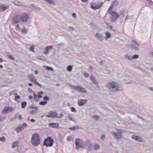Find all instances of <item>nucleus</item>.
Segmentation results:
<instances>
[{
    "label": "nucleus",
    "mask_w": 153,
    "mask_h": 153,
    "mask_svg": "<svg viewBox=\"0 0 153 153\" xmlns=\"http://www.w3.org/2000/svg\"><path fill=\"white\" fill-rule=\"evenodd\" d=\"M107 86L109 91L112 92L120 91L123 90L122 87L119 85L117 83L114 82H109Z\"/></svg>",
    "instance_id": "nucleus-1"
},
{
    "label": "nucleus",
    "mask_w": 153,
    "mask_h": 153,
    "mask_svg": "<svg viewBox=\"0 0 153 153\" xmlns=\"http://www.w3.org/2000/svg\"><path fill=\"white\" fill-rule=\"evenodd\" d=\"M40 141L39 134L37 133H35L32 136L31 140V143L34 146L38 145L40 143Z\"/></svg>",
    "instance_id": "nucleus-2"
},
{
    "label": "nucleus",
    "mask_w": 153,
    "mask_h": 153,
    "mask_svg": "<svg viewBox=\"0 0 153 153\" xmlns=\"http://www.w3.org/2000/svg\"><path fill=\"white\" fill-rule=\"evenodd\" d=\"M107 13L109 14L111 16L110 19L111 22H115L119 17L117 13L114 11H112L111 10L108 9Z\"/></svg>",
    "instance_id": "nucleus-3"
},
{
    "label": "nucleus",
    "mask_w": 153,
    "mask_h": 153,
    "mask_svg": "<svg viewBox=\"0 0 153 153\" xmlns=\"http://www.w3.org/2000/svg\"><path fill=\"white\" fill-rule=\"evenodd\" d=\"M53 143V140L51 137H48L47 139H45L43 142V145L46 147H51Z\"/></svg>",
    "instance_id": "nucleus-4"
},
{
    "label": "nucleus",
    "mask_w": 153,
    "mask_h": 153,
    "mask_svg": "<svg viewBox=\"0 0 153 153\" xmlns=\"http://www.w3.org/2000/svg\"><path fill=\"white\" fill-rule=\"evenodd\" d=\"M76 144V149L78 150L80 148L83 147V141L79 138H76L75 141Z\"/></svg>",
    "instance_id": "nucleus-5"
},
{
    "label": "nucleus",
    "mask_w": 153,
    "mask_h": 153,
    "mask_svg": "<svg viewBox=\"0 0 153 153\" xmlns=\"http://www.w3.org/2000/svg\"><path fill=\"white\" fill-rule=\"evenodd\" d=\"M131 46L133 50L136 51H138L139 50L140 46L139 44L136 41H132Z\"/></svg>",
    "instance_id": "nucleus-6"
},
{
    "label": "nucleus",
    "mask_w": 153,
    "mask_h": 153,
    "mask_svg": "<svg viewBox=\"0 0 153 153\" xmlns=\"http://www.w3.org/2000/svg\"><path fill=\"white\" fill-rule=\"evenodd\" d=\"M19 20V15L17 14L15 15L12 19V24L13 25L18 24Z\"/></svg>",
    "instance_id": "nucleus-7"
},
{
    "label": "nucleus",
    "mask_w": 153,
    "mask_h": 153,
    "mask_svg": "<svg viewBox=\"0 0 153 153\" xmlns=\"http://www.w3.org/2000/svg\"><path fill=\"white\" fill-rule=\"evenodd\" d=\"M29 18L28 15L26 13H23L20 16L19 19L21 22H26L28 20Z\"/></svg>",
    "instance_id": "nucleus-8"
},
{
    "label": "nucleus",
    "mask_w": 153,
    "mask_h": 153,
    "mask_svg": "<svg viewBox=\"0 0 153 153\" xmlns=\"http://www.w3.org/2000/svg\"><path fill=\"white\" fill-rule=\"evenodd\" d=\"M102 2H98L96 4H93L91 6V8L96 10L100 8L102 5Z\"/></svg>",
    "instance_id": "nucleus-9"
},
{
    "label": "nucleus",
    "mask_w": 153,
    "mask_h": 153,
    "mask_svg": "<svg viewBox=\"0 0 153 153\" xmlns=\"http://www.w3.org/2000/svg\"><path fill=\"white\" fill-rule=\"evenodd\" d=\"M73 88L74 89L81 91L83 93H87V91L85 88H82L79 86H73Z\"/></svg>",
    "instance_id": "nucleus-10"
},
{
    "label": "nucleus",
    "mask_w": 153,
    "mask_h": 153,
    "mask_svg": "<svg viewBox=\"0 0 153 153\" xmlns=\"http://www.w3.org/2000/svg\"><path fill=\"white\" fill-rule=\"evenodd\" d=\"M112 3L109 7L108 9L111 10L114 7H117L119 5L118 1L117 0H113L112 1Z\"/></svg>",
    "instance_id": "nucleus-11"
},
{
    "label": "nucleus",
    "mask_w": 153,
    "mask_h": 153,
    "mask_svg": "<svg viewBox=\"0 0 153 153\" xmlns=\"http://www.w3.org/2000/svg\"><path fill=\"white\" fill-rule=\"evenodd\" d=\"M13 3L17 6H22L25 7H27V6L23 3L22 2L17 1H13Z\"/></svg>",
    "instance_id": "nucleus-12"
},
{
    "label": "nucleus",
    "mask_w": 153,
    "mask_h": 153,
    "mask_svg": "<svg viewBox=\"0 0 153 153\" xmlns=\"http://www.w3.org/2000/svg\"><path fill=\"white\" fill-rule=\"evenodd\" d=\"M112 134L116 139H120L121 137L122 133L120 131H118L117 133L112 132Z\"/></svg>",
    "instance_id": "nucleus-13"
},
{
    "label": "nucleus",
    "mask_w": 153,
    "mask_h": 153,
    "mask_svg": "<svg viewBox=\"0 0 153 153\" xmlns=\"http://www.w3.org/2000/svg\"><path fill=\"white\" fill-rule=\"evenodd\" d=\"M48 115H46L48 117H55L57 116V114L55 112L50 111L48 113Z\"/></svg>",
    "instance_id": "nucleus-14"
},
{
    "label": "nucleus",
    "mask_w": 153,
    "mask_h": 153,
    "mask_svg": "<svg viewBox=\"0 0 153 153\" xmlns=\"http://www.w3.org/2000/svg\"><path fill=\"white\" fill-rule=\"evenodd\" d=\"M95 36L99 41H102L103 40V36L100 33H97L96 34Z\"/></svg>",
    "instance_id": "nucleus-15"
},
{
    "label": "nucleus",
    "mask_w": 153,
    "mask_h": 153,
    "mask_svg": "<svg viewBox=\"0 0 153 153\" xmlns=\"http://www.w3.org/2000/svg\"><path fill=\"white\" fill-rule=\"evenodd\" d=\"M27 6V7H28L30 8H35L36 10L38 11L40 10H41V8L35 5L34 4H30L29 6Z\"/></svg>",
    "instance_id": "nucleus-16"
},
{
    "label": "nucleus",
    "mask_w": 153,
    "mask_h": 153,
    "mask_svg": "<svg viewBox=\"0 0 153 153\" xmlns=\"http://www.w3.org/2000/svg\"><path fill=\"white\" fill-rule=\"evenodd\" d=\"M88 101L86 100H78V104L79 106H82L84 105L85 103L87 102Z\"/></svg>",
    "instance_id": "nucleus-17"
},
{
    "label": "nucleus",
    "mask_w": 153,
    "mask_h": 153,
    "mask_svg": "<svg viewBox=\"0 0 153 153\" xmlns=\"http://www.w3.org/2000/svg\"><path fill=\"white\" fill-rule=\"evenodd\" d=\"M48 125L49 126H53V127L54 128H57L59 125V123H48Z\"/></svg>",
    "instance_id": "nucleus-18"
},
{
    "label": "nucleus",
    "mask_w": 153,
    "mask_h": 153,
    "mask_svg": "<svg viewBox=\"0 0 153 153\" xmlns=\"http://www.w3.org/2000/svg\"><path fill=\"white\" fill-rule=\"evenodd\" d=\"M24 129V128L22 126H18L15 129V131L17 133L21 131Z\"/></svg>",
    "instance_id": "nucleus-19"
},
{
    "label": "nucleus",
    "mask_w": 153,
    "mask_h": 153,
    "mask_svg": "<svg viewBox=\"0 0 153 153\" xmlns=\"http://www.w3.org/2000/svg\"><path fill=\"white\" fill-rule=\"evenodd\" d=\"M28 77L29 78V80L32 82H34L36 80V79L34 78L35 76L32 74L29 75Z\"/></svg>",
    "instance_id": "nucleus-20"
},
{
    "label": "nucleus",
    "mask_w": 153,
    "mask_h": 153,
    "mask_svg": "<svg viewBox=\"0 0 153 153\" xmlns=\"http://www.w3.org/2000/svg\"><path fill=\"white\" fill-rule=\"evenodd\" d=\"M10 109V108L9 107H6L2 111L1 113L3 114H6L8 113V111Z\"/></svg>",
    "instance_id": "nucleus-21"
},
{
    "label": "nucleus",
    "mask_w": 153,
    "mask_h": 153,
    "mask_svg": "<svg viewBox=\"0 0 153 153\" xmlns=\"http://www.w3.org/2000/svg\"><path fill=\"white\" fill-rule=\"evenodd\" d=\"M19 143V141H15L14 142L12 145V148H14L17 147L18 146Z\"/></svg>",
    "instance_id": "nucleus-22"
},
{
    "label": "nucleus",
    "mask_w": 153,
    "mask_h": 153,
    "mask_svg": "<svg viewBox=\"0 0 153 153\" xmlns=\"http://www.w3.org/2000/svg\"><path fill=\"white\" fill-rule=\"evenodd\" d=\"M8 8V7L4 5H0V9L1 10L3 11H4L6 10Z\"/></svg>",
    "instance_id": "nucleus-23"
},
{
    "label": "nucleus",
    "mask_w": 153,
    "mask_h": 153,
    "mask_svg": "<svg viewBox=\"0 0 153 153\" xmlns=\"http://www.w3.org/2000/svg\"><path fill=\"white\" fill-rule=\"evenodd\" d=\"M132 138L133 139L136 140L137 141H139L140 140V138L137 136L133 135L132 136Z\"/></svg>",
    "instance_id": "nucleus-24"
},
{
    "label": "nucleus",
    "mask_w": 153,
    "mask_h": 153,
    "mask_svg": "<svg viewBox=\"0 0 153 153\" xmlns=\"http://www.w3.org/2000/svg\"><path fill=\"white\" fill-rule=\"evenodd\" d=\"M105 34L106 36V37H105V40L107 39H109L111 37V34L109 33L106 32L105 33Z\"/></svg>",
    "instance_id": "nucleus-25"
},
{
    "label": "nucleus",
    "mask_w": 153,
    "mask_h": 153,
    "mask_svg": "<svg viewBox=\"0 0 153 153\" xmlns=\"http://www.w3.org/2000/svg\"><path fill=\"white\" fill-rule=\"evenodd\" d=\"M45 1L46 2V3L51 4H54V1L52 0H45Z\"/></svg>",
    "instance_id": "nucleus-26"
},
{
    "label": "nucleus",
    "mask_w": 153,
    "mask_h": 153,
    "mask_svg": "<svg viewBox=\"0 0 153 153\" xmlns=\"http://www.w3.org/2000/svg\"><path fill=\"white\" fill-rule=\"evenodd\" d=\"M28 31V29L25 27H23L22 30V33H26Z\"/></svg>",
    "instance_id": "nucleus-27"
},
{
    "label": "nucleus",
    "mask_w": 153,
    "mask_h": 153,
    "mask_svg": "<svg viewBox=\"0 0 153 153\" xmlns=\"http://www.w3.org/2000/svg\"><path fill=\"white\" fill-rule=\"evenodd\" d=\"M27 104V103L25 101H23L21 102V107L22 108H25Z\"/></svg>",
    "instance_id": "nucleus-28"
},
{
    "label": "nucleus",
    "mask_w": 153,
    "mask_h": 153,
    "mask_svg": "<svg viewBox=\"0 0 153 153\" xmlns=\"http://www.w3.org/2000/svg\"><path fill=\"white\" fill-rule=\"evenodd\" d=\"M95 85H96V87H98V84L97 82L96 79L95 78L93 80L91 81Z\"/></svg>",
    "instance_id": "nucleus-29"
},
{
    "label": "nucleus",
    "mask_w": 153,
    "mask_h": 153,
    "mask_svg": "<svg viewBox=\"0 0 153 153\" xmlns=\"http://www.w3.org/2000/svg\"><path fill=\"white\" fill-rule=\"evenodd\" d=\"M29 108L32 109H35L36 111H37L38 110V108L37 106H33V105H30L29 106Z\"/></svg>",
    "instance_id": "nucleus-30"
},
{
    "label": "nucleus",
    "mask_w": 153,
    "mask_h": 153,
    "mask_svg": "<svg viewBox=\"0 0 153 153\" xmlns=\"http://www.w3.org/2000/svg\"><path fill=\"white\" fill-rule=\"evenodd\" d=\"M67 69L68 71L71 72L72 70V66L71 65H69L67 67Z\"/></svg>",
    "instance_id": "nucleus-31"
},
{
    "label": "nucleus",
    "mask_w": 153,
    "mask_h": 153,
    "mask_svg": "<svg viewBox=\"0 0 153 153\" xmlns=\"http://www.w3.org/2000/svg\"><path fill=\"white\" fill-rule=\"evenodd\" d=\"M88 149L90 151L92 150L93 149H94V145L91 144H90L88 146Z\"/></svg>",
    "instance_id": "nucleus-32"
},
{
    "label": "nucleus",
    "mask_w": 153,
    "mask_h": 153,
    "mask_svg": "<svg viewBox=\"0 0 153 153\" xmlns=\"http://www.w3.org/2000/svg\"><path fill=\"white\" fill-rule=\"evenodd\" d=\"M94 150H97L99 149L100 146L98 144H96L94 145Z\"/></svg>",
    "instance_id": "nucleus-33"
},
{
    "label": "nucleus",
    "mask_w": 153,
    "mask_h": 153,
    "mask_svg": "<svg viewBox=\"0 0 153 153\" xmlns=\"http://www.w3.org/2000/svg\"><path fill=\"white\" fill-rule=\"evenodd\" d=\"M45 68L47 70H51V71H53V68L48 66H45Z\"/></svg>",
    "instance_id": "nucleus-34"
},
{
    "label": "nucleus",
    "mask_w": 153,
    "mask_h": 153,
    "mask_svg": "<svg viewBox=\"0 0 153 153\" xmlns=\"http://www.w3.org/2000/svg\"><path fill=\"white\" fill-rule=\"evenodd\" d=\"M47 102L45 101H42L39 102V104L40 105H44L47 103Z\"/></svg>",
    "instance_id": "nucleus-35"
},
{
    "label": "nucleus",
    "mask_w": 153,
    "mask_h": 153,
    "mask_svg": "<svg viewBox=\"0 0 153 153\" xmlns=\"http://www.w3.org/2000/svg\"><path fill=\"white\" fill-rule=\"evenodd\" d=\"M126 58L128 59V60L131 61L132 59V57H131V56L128 55V54H127L126 56Z\"/></svg>",
    "instance_id": "nucleus-36"
},
{
    "label": "nucleus",
    "mask_w": 153,
    "mask_h": 153,
    "mask_svg": "<svg viewBox=\"0 0 153 153\" xmlns=\"http://www.w3.org/2000/svg\"><path fill=\"white\" fill-rule=\"evenodd\" d=\"M139 55L137 54H135L132 57V59H136L138 58Z\"/></svg>",
    "instance_id": "nucleus-37"
},
{
    "label": "nucleus",
    "mask_w": 153,
    "mask_h": 153,
    "mask_svg": "<svg viewBox=\"0 0 153 153\" xmlns=\"http://www.w3.org/2000/svg\"><path fill=\"white\" fill-rule=\"evenodd\" d=\"M92 118L94 119L95 120H97L99 118V116H92Z\"/></svg>",
    "instance_id": "nucleus-38"
},
{
    "label": "nucleus",
    "mask_w": 153,
    "mask_h": 153,
    "mask_svg": "<svg viewBox=\"0 0 153 153\" xmlns=\"http://www.w3.org/2000/svg\"><path fill=\"white\" fill-rule=\"evenodd\" d=\"M0 140L1 141L3 142H5L6 140L5 137H0Z\"/></svg>",
    "instance_id": "nucleus-39"
},
{
    "label": "nucleus",
    "mask_w": 153,
    "mask_h": 153,
    "mask_svg": "<svg viewBox=\"0 0 153 153\" xmlns=\"http://www.w3.org/2000/svg\"><path fill=\"white\" fill-rule=\"evenodd\" d=\"M20 98L19 96H15L14 98V100L15 101H17Z\"/></svg>",
    "instance_id": "nucleus-40"
},
{
    "label": "nucleus",
    "mask_w": 153,
    "mask_h": 153,
    "mask_svg": "<svg viewBox=\"0 0 153 153\" xmlns=\"http://www.w3.org/2000/svg\"><path fill=\"white\" fill-rule=\"evenodd\" d=\"M34 82L36 85L39 86V87H41L42 86L39 83L36 81V80Z\"/></svg>",
    "instance_id": "nucleus-41"
},
{
    "label": "nucleus",
    "mask_w": 153,
    "mask_h": 153,
    "mask_svg": "<svg viewBox=\"0 0 153 153\" xmlns=\"http://www.w3.org/2000/svg\"><path fill=\"white\" fill-rule=\"evenodd\" d=\"M90 140H86L85 143V145L86 146L87 145H89L90 143Z\"/></svg>",
    "instance_id": "nucleus-42"
},
{
    "label": "nucleus",
    "mask_w": 153,
    "mask_h": 153,
    "mask_svg": "<svg viewBox=\"0 0 153 153\" xmlns=\"http://www.w3.org/2000/svg\"><path fill=\"white\" fill-rule=\"evenodd\" d=\"M132 16H127L126 19L125 21L127 20L128 19H132Z\"/></svg>",
    "instance_id": "nucleus-43"
},
{
    "label": "nucleus",
    "mask_w": 153,
    "mask_h": 153,
    "mask_svg": "<svg viewBox=\"0 0 153 153\" xmlns=\"http://www.w3.org/2000/svg\"><path fill=\"white\" fill-rule=\"evenodd\" d=\"M16 28H15V29H16L17 30H20V28L19 27V26L18 24H17V25H16Z\"/></svg>",
    "instance_id": "nucleus-44"
},
{
    "label": "nucleus",
    "mask_w": 153,
    "mask_h": 153,
    "mask_svg": "<svg viewBox=\"0 0 153 153\" xmlns=\"http://www.w3.org/2000/svg\"><path fill=\"white\" fill-rule=\"evenodd\" d=\"M83 74L84 76L86 77H88L89 76V74L87 72H84Z\"/></svg>",
    "instance_id": "nucleus-45"
},
{
    "label": "nucleus",
    "mask_w": 153,
    "mask_h": 153,
    "mask_svg": "<svg viewBox=\"0 0 153 153\" xmlns=\"http://www.w3.org/2000/svg\"><path fill=\"white\" fill-rule=\"evenodd\" d=\"M67 140L68 141H71L73 140V138L71 136L68 137L67 138Z\"/></svg>",
    "instance_id": "nucleus-46"
},
{
    "label": "nucleus",
    "mask_w": 153,
    "mask_h": 153,
    "mask_svg": "<svg viewBox=\"0 0 153 153\" xmlns=\"http://www.w3.org/2000/svg\"><path fill=\"white\" fill-rule=\"evenodd\" d=\"M43 99L45 101H48L49 100V97L47 96H45L43 97Z\"/></svg>",
    "instance_id": "nucleus-47"
},
{
    "label": "nucleus",
    "mask_w": 153,
    "mask_h": 153,
    "mask_svg": "<svg viewBox=\"0 0 153 153\" xmlns=\"http://www.w3.org/2000/svg\"><path fill=\"white\" fill-rule=\"evenodd\" d=\"M34 50V47L33 46H31L30 48V50L32 51V52H33Z\"/></svg>",
    "instance_id": "nucleus-48"
},
{
    "label": "nucleus",
    "mask_w": 153,
    "mask_h": 153,
    "mask_svg": "<svg viewBox=\"0 0 153 153\" xmlns=\"http://www.w3.org/2000/svg\"><path fill=\"white\" fill-rule=\"evenodd\" d=\"M71 111L73 112H76V111L75 108L73 107H71Z\"/></svg>",
    "instance_id": "nucleus-49"
},
{
    "label": "nucleus",
    "mask_w": 153,
    "mask_h": 153,
    "mask_svg": "<svg viewBox=\"0 0 153 153\" xmlns=\"http://www.w3.org/2000/svg\"><path fill=\"white\" fill-rule=\"evenodd\" d=\"M76 128H77V127L75 126L73 127H70L69 128V129L71 130H74L76 129Z\"/></svg>",
    "instance_id": "nucleus-50"
},
{
    "label": "nucleus",
    "mask_w": 153,
    "mask_h": 153,
    "mask_svg": "<svg viewBox=\"0 0 153 153\" xmlns=\"http://www.w3.org/2000/svg\"><path fill=\"white\" fill-rule=\"evenodd\" d=\"M63 116V115L62 113H61L59 114V115L57 117L59 118H60L62 117Z\"/></svg>",
    "instance_id": "nucleus-51"
},
{
    "label": "nucleus",
    "mask_w": 153,
    "mask_h": 153,
    "mask_svg": "<svg viewBox=\"0 0 153 153\" xmlns=\"http://www.w3.org/2000/svg\"><path fill=\"white\" fill-rule=\"evenodd\" d=\"M90 78L91 81L96 78L93 75H91L90 76Z\"/></svg>",
    "instance_id": "nucleus-52"
},
{
    "label": "nucleus",
    "mask_w": 153,
    "mask_h": 153,
    "mask_svg": "<svg viewBox=\"0 0 153 153\" xmlns=\"http://www.w3.org/2000/svg\"><path fill=\"white\" fill-rule=\"evenodd\" d=\"M48 49H47L46 48H45V51H44V53L45 54H47L48 53Z\"/></svg>",
    "instance_id": "nucleus-53"
},
{
    "label": "nucleus",
    "mask_w": 153,
    "mask_h": 153,
    "mask_svg": "<svg viewBox=\"0 0 153 153\" xmlns=\"http://www.w3.org/2000/svg\"><path fill=\"white\" fill-rule=\"evenodd\" d=\"M21 126H22L24 128V127L26 128L27 127V125L26 123H23L22 124V125H21Z\"/></svg>",
    "instance_id": "nucleus-54"
},
{
    "label": "nucleus",
    "mask_w": 153,
    "mask_h": 153,
    "mask_svg": "<svg viewBox=\"0 0 153 153\" xmlns=\"http://www.w3.org/2000/svg\"><path fill=\"white\" fill-rule=\"evenodd\" d=\"M68 119L69 120L72 121L74 122V120L72 118V117L71 116H68Z\"/></svg>",
    "instance_id": "nucleus-55"
},
{
    "label": "nucleus",
    "mask_w": 153,
    "mask_h": 153,
    "mask_svg": "<svg viewBox=\"0 0 153 153\" xmlns=\"http://www.w3.org/2000/svg\"><path fill=\"white\" fill-rule=\"evenodd\" d=\"M8 57L9 59L12 60H14V58L11 55L9 56Z\"/></svg>",
    "instance_id": "nucleus-56"
},
{
    "label": "nucleus",
    "mask_w": 153,
    "mask_h": 153,
    "mask_svg": "<svg viewBox=\"0 0 153 153\" xmlns=\"http://www.w3.org/2000/svg\"><path fill=\"white\" fill-rule=\"evenodd\" d=\"M105 134H103L101 137V139L102 140H103L105 138Z\"/></svg>",
    "instance_id": "nucleus-57"
},
{
    "label": "nucleus",
    "mask_w": 153,
    "mask_h": 153,
    "mask_svg": "<svg viewBox=\"0 0 153 153\" xmlns=\"http://www.w3.org/2000/svg\"><path fill=\"white\" fill-rule=\"evenodd\" d=\"M52 46L51 45H50V46H48L47 47H46V48L47 49H48V50L49 49H51V48H52Z\"/></svg>",
    "instance_id": "nucleus-58"
},
{
    "label": "nucleus",
    "mask_w": 153,
    "mask_h": 153,
    "mask_svg": "<svg viewBox=\"0 0 153 153\" xmlns=\"http://www.w3.org/2000/svg\"><path fill=\"white\" fill-rule=\"evenodd\" d=\"M28 91L29 92H34L32 89L30 88H28Z\"/></svg>",
    "instance_id": "nucleus-59"
},
{
    "label": "nucleus",
    "mask_w": 153,
    "mask_h": 153,
    "mask_svg": "<svg viewBox=\"0 0 153 153\" xmlns=\"http://www.w3.org/2000/svg\"><path fill=\"white\" fill-rule=\"evenodd\" d=\"M15 91L14 90V91H12L10 92L9 93V95H10V96H11V95L13 94H14V93H13V92H15Z\"/></svg>",
    "instance_id": "nucleus-60"
},
{
    "label": "nucleus",
    "mask_w": 153,
    "mask_h": 153,
    "mask_svg": "<svg viewBox=\"0 0 153 153\" xmlns=\"http://www.w3.org/2000/svg\"><path fill=\"white\" fill-rule=\"evenodd\" d=\"M109 28L111 30H112L113 31H115V30L113 28L112 26H110Z\"/></svg>",
    "instance_id": "nucleus-61"
},
{
    "label": "nucleus",
    "mask_w": 153,
    "mask_h": 153,
    "mask_svg": "<svg viewBox=\"0 0 153 153\" xmlns=\"http://www.w3.org/2000/svg\"><path fill=\"white\" fill-rule=\"evenodd\" d=\"M30 113L32 114H35V111L32 110L30 112Z\"/></svg>",
    "instance_id": "nucleus-62"
},
{
    "label": "nucleus",
    "mask_w": 153,
    "mask_h": 153,
    "mask_svg": "<svg viewBox=\"0 0 153 153\" xmlns=\"http://www.w3.org/2000/svg\"><path fill=\"white\" fill-rule=\"evenodd\" d=\"M68 28L70 29L71 30H74V28L73 27L71 26L69 27Z\"/></svg>",
    "instance_id": "nucleus-63"
},
{
    "label": "nucleus",
    "mask_w": 153,
    "mask_h": 153,
    "mask_svg": "<svg viewBox=\"0 0 153 153\" xmlns=\"http://www.w3.org/2000/svg\"><path fill=\"white\" fill-rule=\"evenodd\" d=\"M18 118L20 120H21L22 119V116L20 115H19V116H18Z\"/></svg>",
    "instance_id": "nucleus-64"
}]
</instances>
